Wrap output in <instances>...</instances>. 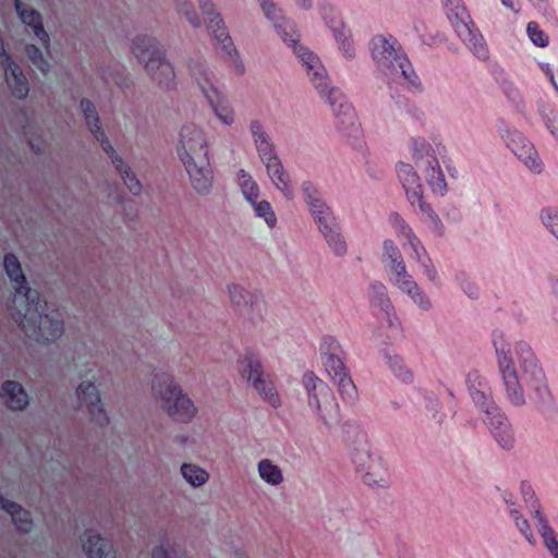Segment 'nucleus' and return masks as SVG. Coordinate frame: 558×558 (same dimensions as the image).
<instances>
[{
    "label": "nucleus",
    "instance_id": "f257e3e1",
    "mask_svg": "<svg viewBox=\"0 0 558 558\" xmlns=\"http://www.w3.org/2000/svg\"><path fill=\"white\" fill-rule=\"evenodd\" d=\"M8 277L14 283L15 294L9 306L11 318L19 324L25 336L36 342H52L63 333L62 314L48 308L38 291L27 286L17 257L8 253L3 259Z\"/></svg>",
    "mask_w": 558,
    "mask_h": 558
},
{
    "label": "nucleus",
    "instance_id": "f03ea898",
    "mask_svg": "<svg viewBox=\"0 0 558 558\" xmlns=\"http://www.w3.org/2000/svg\"><path fill=\"white\" fill-rule=\"evenodd\" d=\"M259 2L265 15L274 22L275 28L283 41L293 47L315 88L326 96L329 105L342 102L344 99L343 93L337 87H329L327 73L319 58L307 48L298 46L299 35L296 31L281 17V12L276 4L271 0H259Z\"/></svg>",
    "mask_w": 558,
    "mask_h": 558
},
{
    "label": "nucleus",
    "instance_id": "7ed1b4c3",
    "mask_svg": "<svg viewBox=\"0 0 558 558\" xmlns=\"http://www.w3.org/2000/svg\"><path fill=\"white\" fill-rule=\"evenodd\" d=\"M177 151L190 175L193 189L198 194H208L213 186V170L204 131L194 123L184 124L179 134Z\"/></svg>",
    "mask_w": 558,
    "mask_h": 558
},
{
    "label": "nucleus",
    "instance_id": "20e7f679",
    "mask_svg": "<svg viewBox=\"0 0 558 558\" xmlns=\"http://www.w3.org/2000/svg\"><path fill=\"white\" fill-rule=\"evenodd\" d=\"M369 50L377 70L384 76L395 78L401 75L413 90H421V81L397 38L376 35L369 43Z\"/></svg>",
    "mask_w": 558,
    "mask_h": 558
},
{
    "label": "nucleus",
    "instance_id": "39448f33",
    "mask_svg": "<svg viewBox=\"0 0 558 558\" xmlns=\"http://www.w3.org/2000/svg\"><path fill=\"white\" fill-rule=\"evenodd\" d=\"M301 190L310 213L328 246L337 256L345 255L347 243L342 236L340 226L331 208L323 199L320 192L311 181L303 182Z\"/></svg>",
    "mask_w": 558,
    "mask_h": 558
},
{
    "label": "nucleus",
    "instance_id": "423d86ee",
    "mask_svg": "<svg viewBox=\"0 0 558 558\" xmlns=\"http://www.w3.org/2000/svg\"><path fill=\"white\" fill-rule=\"evenodd\" d=\"M383 263L388 272L389 281L395 287L408 294L422 311H429L432 308L429 298L407 271L401 252L392 240L384 241Z\"/></svg>",
    "mask_w": 558,
    "mask_h": 558
},
{
    "label": "nucleus",
    "instance_id": "0eeeda50",
    "mask_svg": "<svg viewBox=\"0 0 558 558\" xmlns=\"http://www.w3.org/2000/svg\"><path fill=\"white\" fill-rule=\"evenodd\" d=\"M514 352L522 381L532 392L531 399L539 407L551 403L553 395L545 372L531 345L525 341H519L514 345Z\"/></svg>",
    "mask_w": 558,
    "mask_h": 558
},
{
    "label": "nucleus",
    "instance_id": "6e6552de",
    "mask_svg": "<svg viewBox=\"0 0 558 558\" xmlns=\"http://www.w3.org/2000/svg\"><path fill=\"white\" fill-rule=\"evenodd\" d=\"M132 51L138 61H145L147 73L159 86L171 88L174 85L173 66L165 58V51L155 38L137 36L133 40Z\"/></svg>",
    "mask_w": 558,
    "mask_h": 558
},
{
    "label": "nucleus",
    "instance_id": "1a4fd4ad",
    "mask_svg": "<svg viewBox=\"0 0 558 558\" xmlns=\"http://www.w3.org/2000/svg\"><path fill=\"white\" fill-rule=\"evenodd\" d=\"M302 385L307 393L308 407L326 425H333L340 420V408L331 388L314 372H306Z\"/></svg>",
    "mask_w": 558,
    "mask_h": 558
},
{
    "label": "nucleus",
    "instance_id": "9d476101",
    "mask_svg": "<svg viewBox=\"0 0 558 558\" xmlns=\"http://www.w3.org/2000/svg\"><path fill=\"white\" fill-rule=\"evenodd\" d=\"M436 150L438 155L446 151L445 146L438 144L436 149L426 142L425 138L414 137L411 140V155L415 166L422 171L426 178V182L433 193L445 195L447 192V183L444 172L440 168Z\"/></svg>",
    "mask_w": 558,
    "mask_h": 558
},
{
    "label": "nucleus",
    "instance_id": "9b49d317",
    "mask_svg": "<svg viewBox=\"0 0 558 558\" xmlns=\"http://www.w3.org/2000/svg\"><path fill=\"white\" fill-rule=\"evenodd\" d=\"M493 344L506 398L513 407H523L526 403L525 393L511 357L510 344L502 332H494Z\"/></svg>",
    "mask_w": 558,
    "mask_h": 558
},
{
    "label": "nucleus",
    "instance_id": "f8f14e48",
    "mask_svg": "<svg viewBox=\"0 0 558 558\" xmlns=\"http://www.w3.org/2000/svg\"><path fill=\"white\" fill-rule=\"evenodd\" d=\"M238 371L241 377L253 386L265 402L275 409L281 405L280 396L270 375L264 371L259 356L252 349H247L244 355L239 359Z\"/></svg>",
    "mask_w": 558,
    "mask_h": 558
},
{
    "label": "nucleus",
    "instance_id": "ddd939ff",
    "mask_svg": "<svg viewBox=\"0 0 558 558\" xmlns=\"http://www.w3.org/2000/svg\"><path fill=\"white\" fill-rule=\"evenodd\" d=\"M153 390L160 397L168 414L177 421L187 422L194 417L196 408L182 390L173 384L167 373H157L153 379Z\"/></svg>",
    "mask_w": 558,
    "mask_h": 558
},
{
    "label": "nucleus",
    "instance_id": "4468645a",
    "mask_svg": "<svg viewBox=\"0 0 558 558\" xmlns=\"http://www.w3.org/2000/svg\"><path fill=\"white\" fill-rule=\"evenodd\" d=\"M198 5L205 16L208 31L217 41V45L225 52L227 60L231 62L234 71L238 74H243L244 64L240 58V53L234 47L233 40L229 35L223 19L221 17L220 13L215 10V4L211 0H198Z\"/></svg>",
    "mask_w": 558,
    "mask_h": 558
},
{
    "label": "nucleus",
    "instance_id": "2eb2a0df",
    "mask_svg": "<svg viewBox=\"0 0 558 558\" xmlns=\"http://www.w3.org/2000/svg\"><path fill=\"white\" fill-rule=\"evenodd\" d=\"M81 108L83 109V107ZM83 114L85 117L89 131L93 133L95 138L100 143L104 151L110 157L112 163L114 165L118 172L121 174V178L126 187L129 189V191L133 195L140 194L142 190V184L136 178V175L131 171L130 167L117 154L116 149L102 132L97 107H84Z\"/></svg>",
    "mask_w": 558,
    "mask_h": 558
},
{
    "label": "nucleus",
    "instance_id": "dca6fc26",
    "mask_svg": "<svg viewBox=\"0 0 558 558\" xmlns=\"http://www.w3.org/2000/svg\"><path fill=\"white\" fill-rule=\"evenodd\" d=\"M502 138L508 148L531 172L539 174L544 171V162L535 146L521 132L509 129L502 134Z\"/></svg>",
    "mask_w": 558,
    "mask_h": 558
},
{
    "label": "nucleus",
    "instance_id": "f3484780",
    "mask_svg": "<svg viewBox=\"0 0 558 558\" xmlns=\"http://www.w3.org/2000/svg\"><path fill=\"white\" fill-rule=\"evenodd\" d=\"M228 291L232 305L240 314L247 316L252 322L262 318L266 303L260 291H248L235 283L230 284Z\"/></svg>",
    "mask_w": 558,
    "mask_h": 558
},
{
    "label": "nucleus",
    "instance_id": "a211bd4d",
    "mask_svg": "<svg viewBox=\"0 0 558 558\" xmlns=\"http://www.w3.org/2000/svg\"><path fill=\"white\" fill-rule=\"evenodd\" d=\"M328 376L337 385L343 402L354 404L359 398L357 388L340 356L324 357L322 361Z\"/></svg>",
    "mask_w": 558,
    "mask_h": 558
},
{
    "label": "nucleus",
    "instance_id": "6ab92c4d",
    "mask_svg": "<svg viewBox=\"0 0 558 558\" xmlns=\"http://www.w3.org/2000/svg\"><path fill=\"white\" fill-rule=\"evenodd\" d=\"M465 384L472 401L484 414L496 411L498 405L493 399L492 388L485 376L477 371H471L466 375Z\"/></svg>",
    "mask_w": 558,
    "mask_h": 558
},
{
    "label": "nucleus",
    "instance_id": "aec40b11",
    "mask_svg": "<svg viewBox=\"0 0 558 558\" xmlns=\"http://www.w3.org/2000/svg\"><path fill=\"white\" fill-rule=\"evenodd\" d=\"M319 12L328 27L332 31L333 37L343 56L348 59H352L355 56V50L352 43L349 40L350 31L345 27L337 10L330 4H322Z\"/></svg>",
    "mask_w": 558,
    "mask_h": 558
},
{
    "label": "nucleus",
    "instance_id": "412c9836",
    "mask_svg": "<svg viewBox=\"0 0 558 558\" xmlns=\"http://www.w3.org/2000/svg\"><path fill=\"white\" fill-rule=\"evenodd\" d=\"M189 71L208 101V105H220L223 99L222 93L215 84L205 63L201 60H191L189 62Z\"/></svg>",
    "mask_w": 558,
    "mask_h": 558
},
{
    "label": "nucleus",
    "instance_id": "4be33fe9",
    "mask_svg": "<svg viewBox=\"0 0 558 558\" xmlns=\"http://www.w3.org/2000/svg\"><path fill=\"white\" fill-rule=\"evenodd\" d=\"M81 404H84L92 417V421L100 426L109 423V416L101 405V399L96 386L90 381H83L76 389Z\"/></svg>",
    "mask_w": 558,
    "mask_h": 558
},
{
    "label": "nucleus",
    "instance_id": "5701e85b",
    "mask_svg": "<svg viewBox=\"0 0 558 558\" xmlns=\"http://www.w3.org/2000/svg\"><path fill=\"white\" fill-rule=\"evenodd\" d=\"M484 423L501 448L509 450L513 447L514 433L512 426L499 407L496 408V411H488L485 414Z\"/></svg>",
    "mask_w": 558,
    "mask_h": 558
},
{
    "label": "nucleus",
    "instance_id": "b1692460",
    "mask_svg": "<svg viewBox=\"0 0 558 558\" xmlns=\"http://www.w3.org/2000/svg\"><path fill=\"white\" fill-rule=\"evenodd\" d=\"M369 290L372 303L384 312L387 317L389 327L393 331L399 332L400 323L395 316V308L390 299L388 298L386 286L379 281H375L371 284Z\"/></svg>",
    "mask_w": 558,
    "mask_h": 558
},
{
    "label": "nucleus",
    "instance_id": "393cba45",
    "mask_svg": "<svg viewBox=\"0 0 558 558\" xmlns=\"http://www.w3.org/2000/svg\"><path fill=\"white\" fill-rule=\"evenodd\" d=\"M456 33L459 38L471 49L476 58L480 60H487L489 58V50L485 39L475 27L473 22H470L469 25H460V29H458Z\"/></svg>",
    "mask_w": 558,
    "mask_h": 558
},
{
    "label": "nucleus",
    "instance_id": "a878e982",
    "mask_svg": "<svg viewBox=\"0 0 558 558\" xmlns=\"http://www.w3.org/2000/svg\"><path fill=\"white\" fill-rule=\"evenodd\" d=\"M15 10L21 21L27 26L32 27L35 36L43 43L44 46L48 47L49 35L44 28L40 13L29 8L21 0H15Z\"/></svg>",
    "mask_w": 558,
    "mask_h": 558
},
{
    "label": "nucleus",
    "instance_id": "bb28decb",
    "mask_svg": "<svg viewBox=\"0 0 558 558\" xmlns=\"http://www.w3.org/2000/svg\"><path fill=\"white\" fill-rule=\"evenodd\" d=\"M264 165L266 167L267 174L276 189H278L286 198L292 199L294 196V190L291 185L290 175L284 170L281 160L279 158H272V160Z\"/></svg>",
    "mask_w": 558,
    "mask_h": 558
},
{
    "label": "nucleus",
    "instance_id": "cd10ccee",
    "mask_svg": "<svg viewBox=\"0 0 558 558\" xmlns=\"http://www.w3.org/2000/svg\"><path fill=\"white\" fill-rule=\"evenodd\" d=\"M0 396L11 410H23L28 404V396L22 385L14 380H7L0 388Z\"/></svg>",
    "mask_w": 558,
    "mask_h": 558
},
{
    "label": "nucleus",
    "instance_id": "c85d7f7f",
    "mask_svg": "<svg viewBox=\"0 0 558 558\" xmlns=\"http://www.w3.org/2000/svg\"><path fill=\"white\" fill-rule=\"evenodd\" d=\"M82 541L87 558H116L111 542L102 538L99 534H88Z\"/></svg>",
    "mask_w": 558,
    "mask_h": 558
},
{
    "label": "nucleus",
    "instance_id": "c756f323",
    "mask_svg": "<svg viewBox=\"0 0 558 558\" xmlns=\"http://www.w3.org/2000/svg\"><path fill=\"white\" fill-rule=\"evenodd\" d=\"M0 509H3L11 515L17 531L23 533H28L32 531L33 521L31 519V513L23 509L19 504L5 499L1 494Z\"/></svg>",
    "mask_w": 558,
    "mask_h": 558
},
{
    "label": "nucleus",
    "instance_id": "7c9ffc66",
    "mask_svg": "<svg viewBox=\"0 0 558 558\" xmlns=\"http://www.w3.org/2000/svg\"><path fill=\"white\" fill-rule=\"evenodd\" d=\"M251 132L263 163H266L272 158H279L275 151L274 144L271 143L269 136L264 132L263 126L258 121H252L251 123Z\"/></svg>",
    "mask_w": 558,
    "mask_h": 558
},
{
    "label": "nucleus",
    "instance_id": "2f4dec72",
    "mask_svg": "<svg viewBox=\"0 0 558 558\" xmlns=\"http://www.w3.org/2000/svg\"><path fill=\"white\" fill-rule=\"evenodd\" d=\"M398 178L409 197H418L420 191L423 190L420 177L414 170L413 166L405 162H399L397 165Z\"/></svg>",
    "mask_w": 558,
    "mask_h": 558
},
{
    "label": "nucleus",
    "instance_id": "473e14b6",
    "mask_svg": "<svg viewBox=\"0 0 558 558\" xmlns=\"http://www.w3.org/2000/svg\"><path fill=\"white\" fill-rule=\"evenodd\" d=\"M445 14L454 31L460 29V25H469L472 22L471 16L463 3V0H441Z\"/></svg>",
    "mask_w": 558,
    "mask_h": 558
},
{
    "label": "nucleus",
    "instance_id": "72a5a7b5",
    "mask_svg": "<svg viewBox=\"0 0 558 558\" xmlns=\"http://www.w3.org/2000/svg\"><path fill=\"white\" fill-rule=\"evenodd\" d=\"M360 475L366 485L380 487L387 485L389 477L388 469L380 457H375L373 463Z\"/></svg>",
    "mask_w": 558,
    "mask_h": 558
},
{
    "label": "nucleus",
    "instance_id": "f704fd0d",
    "mask_svg": "<svg viewBox=\"0 0 558 558\" xmlns=\"http://www.w3.org/2000/svg\"><path fill=\"white\" fill-rule=\"evenodd\" d=\"M337 126L348 133L349 136L360 133V124L356 121V114L353 107H339V111L335 112Z\"/></svg>",
    "mask_w": 558,
    "mask_h": 558
},
{
    "label": "nucleus",
    "instance_id": "c9c22d12",
    "mask_svg": "<svg viewBox=\"0 0 558 558\" xmlns=\"http://www.w3.org/2000/svg\"><path fill=\"white\" fill-rule=\"evenodd\" d=\"M257 470L260 478L270 485H279L283 481L281 469L269 459L259 461Z\"/></svg>",
    "mask_w": 558,
    "mask_h": 558
},
{
    "label": "nucleus",
    "instance_id": "e433bc0d",
    "mask_svg": "<svg viewBox=\"0 0 558 558\" xmlns=\"http://www.w3.org/2000/svg\"><path fill=\"white\" fill-rule=\"evenodd\" d=\"M535 525L543 538L546 548L549 550L554 558H558V541L556 539L555 532L548 524L546 517L536 521Z\"/></svg>",
    "mask_w": 558,
    "mask_h": 558
},
{
    "label": "nucleus",
    "instance_id": "4c0bfd02",
    "mask_svg": "<svg viewBox=\"0 0 558 558\" xmlns=\"http://www.w3.org/2000/svg\"><path fill=\"white\" fill-rule=\"evenodd\" d=\"M418 197H409V202L414 206L417 205L421 213L426 217V219L433 225L434 230L441 235L442 234V223L439 219L438 215L433 210L432 206L424 202L423 199V190L420 191Z\"/></svg>",
    "mask_w": 558,
    "mask_h": 558
},
{
    "label": "nucleus",
    "instance_id": "58836bf2",
    "mask_svg": "<svg viewBox=\"0 0 558 558\" xmlns=\"http://www.w3.org/2000/svg\"><path fill=\"white\" fill-rule=\"evenodd\" d=\"M238 183L244 198L250 202H255L259 196V187L256 181L245 171L240 170L238 173Z\"/></svg>",
    "mask_w": 558,
    "mask_h": 558
},
{
    "label": "nucleus",
    "instance_id": "ea45409f",
    "mask_svg": "<svg viewBox=\"0 0 558 558\" xmlns=\"http://www.w3.org/2000/svg\"><path fill=\"white\" fill-rule=\"evenodd\" d=\"M520 490L523 497L526 507L529 508L533 519L538 521L541 518H545V515L541 511V505L538 499L535 496L534 489L532 485L527 482H522L520 485Z\"/></svg>",
    "mask_w": 558,
    "mask_h": 558
},
{
    "label": "nucleus",
    "instance_id": "a19ab883",
    "mask_svg": "<svg viewBox=\"0 0 558 558\" xmlns=\"http://www.w3.org/2000/svg\"><path fill=\"white\" fill-rule=\"evenodd\" d=\"M182 476L192 486H201L208 481V473L201 466L192 463H184L181 466Z\"/></svg>",
    "mask_w": 558,
    "mask_h": 558
},
{
    "label": "nucleus",
    "instance_id": "79ce46f5",
    "mask_svg": "<svg viewBox=\"0 0 558 558\" xmlns=\"http://www.w3.org/2000/svg\"><path fill=\"white\" fill-rule=\"evenodd\" d=\"M253 206L254 214L258 218H263L269 228H275L277 225V216L268 201L250 202Z\"/></svg>",
    "mask_w": 558,
    "mask_h": 558
},
{
    "label": "nucleus",
    "instance_id": "37998d69",
    "mask_svg": "<svg viewBox=\"0 0 558 558\" xmlns=\"http://www.w3.org/2000/svg\"><path fill=\"white\" fill-rule=\"evenodd\" d=\"M320 360L324 357H333L343 355V350L340 342L330 335H326L322 338L319 343Z\"/></svg>",
    "mask_w": 558,
    "mask_h": 558
},
{
    "label": "nucleus",
    "instance_id": "c03bdc74",
    "mask_svg": "<svg viewBox=\"0 0 558 558\" xmlns=\"http://www.w3.org/2000/svg\"><path fill=\"white\" fill-rule=\"evenodd\" d=\"M387 364L395 376L403 383H411L413 380L412 372L403 364V361L398 355H387Z\"/></svg>",
    "mask_w": 558,
    "mask_h": 558
},
{
    "label": "nucleus",
    "instance_id": "a18cd8bd",
    "mask_svg": "<svg viewBox=\"0 0 558 558\" xmlns=\"http://www.w3.org/2000/svg\"><path fill=\"white\" fill-rule=\"evenodd\" d=\"M376 456H372L367 446L364 445L360 448H355L351 454L352 462L359 474H362L366 468L373 463Z\"/></svg>",
    "mask_w": 558,
    "mask_h": 558
},
{
    "label": "nucleus",
    "instance_id": "49530a36",
    "mask_svg": "<svg viewBox=\"0 0 558 558\" xmlns=\"http://www.w3.org/2000/svg\"><path fill=\"white\" fill-rule=\"evenodd\" d=\"M526 34L530 40L539 48H546L549 45V36L541 28L536 22H529Z\"/></svg>",
    "mask_w": 558,
    "mask_h": 558
},
{
    "label": "nucleus",
    "instance_id": "de8ad7c7",
    "mask_svg": "<svg viewBox=\"0 0 558 558\" xmlns=\"http://www.w3.org/2000/svg\"><path fill=\"white\" fill-rule=\"evenodd\" d=\"M389 222L395 229L399 238H404L407 241L415 235L412 228L404 221V219L398 213H391L389 216Z\"/></svg>",
    "mask_w": 558,
    "mask_h": 558
},
{
    "label": "nucleus",
    "instance_id": "09e8293b",
    "mask_svg": "<svg viewBox=\"0 0 558 558\" xmlns=\"http://www.w3.org/2000/svg\"><path fill=\"white\" fill-rule=\"evenodd\" d=\"M25 52L32 63L40 70L43 73H47L49 71V62L44 57L41 50L35 45H27L25 47Z\"/></svg>",
    "mask_w": 558,
    "mask_h": 558
},
{
    "label": "nucleus",
    "instance_id": "8fccbe9b",
    "mask_svg": "<svg viewBox=\"0 0 558 558\" xmlns=\"http://www.w3.org/2000/svg\"><path fill=\"white\" fill-rule=\"evenodd\" d=\"M541 220L543 225L557 238L558 240V208L547 207L541 211Z\"/></svg>",
    "mask_w": 558,
    "mask_h": 558
},
{
    "label": "nucleus",
    "instance_id": "3c124183",
    "mask_svg": "<svg viewBox=\"0 0 558 558\" xmlns=\"http://www.w3.org/2000/svg\"><path fill=\"white\" fill-rule=\"evenodd\" d=\"M510 515L512 517V519L514 520L515 522V525L520 530V532L524 535V537L526 538V541L534 545L536 543V539L532 533V530H531V526L527 522V520H525L521 514H520V511L517 509V508H511L510 509Z\"/></svg>",
    "mask_w": 558,
    "mask_h": 558
},
{
    "label": "nucleus",
    "instance_id": "603ef678",
    "mask_svg": "<svg viewBox=\"0 0 558 558\" xmlns=\"http://www.w3.org/2000/svg\"><path fill=\"white\" fill-rule=\"evenodd\" d=\"M151 558H186L185 549L181 546L171 547L167 549L163 545L154 548Z\"/></svg>",
    "mask_w": 558,
    "mask_h": 558
},
{
    "label": "nucleus",
    "instance_id": "864d4df0",
    "mask_svg": "<svg viewBox=\"0 0 558 558\" xmlns=\"http://www.w3.org/2000/svg\"><path fill=\"white\" fill-rule=\"evenodd\" d=\"M177 7H178L179 13H182L192 26H194V27L201 26L199 16L196 14V12L194 10L190 9V5L187 2H181L180 0H177Z\"/></svg>",
    "mask_w": 558,
    "mask_h": 558
},
{
    "label": "nucleus",
    "instance_id": "5fc2aeb1",
    "mask_svg": "<svg viewBox=\"0 0 558 558\" xmlns=\"http://www.w3.org/2000/svg\"><path fill=\"white\" fill-rule=\"evenodd\" d=\"M542 117L544 119V122H545L547 129L549 130V132L551 133V135L554 136L556 142L558 143V117H557V114L555 113V111L553 109H550L549 112L542 111Z\"/></svg>",
    "mask_w": 558,
    "mask_h": 558
},
{
    "label": "nucleus",
    "instance_id": "6e6d98bb",
    "mask_svg": "<svg viewBox=\"0 0 558 558\" xmlns=\"http://www.w3.org/2000/svg\"><path fill=\"white\" fill-rule=\"evenodd\" d=\"M410 247L412 248V257L417 262H423L427 256L425 247L422 245L420 239L414 235L412 239L408 241Z\"/></svg>",
    "mask_w": 558,
    "mask_h": 558
},
{
    "label": "nucleus",
    "instance_id": "4d7b16f0",
    "mask_svg": "<svg viewBox=\"0 0 558 558\" xmlns=\"http://www.w3.org/2000/svg\"><path fill=\"white\" fill-rule=\"evenodd\" d=\"M216 117L226 125H230L234 121V112L232 107H211Z\"/></svg>",
    "mask_w": 558,
    "mask_h": 558
},
{
    "label": "nucleus",
    "instance_id": "13d9d810",
    "mask_svg": "<svg viewBox=\"0 0 558 558\" xmlns=\"http://www.w3.org/2000/svg\"><path fill=\"white\" fill-rule=\"evenodd\" d=\"M424 269V272L428 280L436 281L438 278V272L436 268L434 267L432 259L429 257H426L423 262L420 263Z\"/></svg>",
    "mask_w": 558,
    "mask_h": 558
},
{
    "label": "nucleus",
    "instance_id": "bf43d9fd",
    "mask_svg": "<svg viewBox=\"0 0 558 558\" xmlns=\"http://www.w3.org/2000/svg\"><path fill=\"white\" fill-rule=\"evenodd\" d=\"M461 287L463 291L472 299H476L478 296L477 287L469 280H461Z\"/></svg>",
    "mask_w": 558,
    "mask_h": 558
},
{
    "label": "nucleus",
    "instance_id": "052dcab7",
    "mask_svg": "<svg viewBox=\"0 0 558 558\" xmlns=\"http://www.w3.org/2000/svg\"><path fill=\"white\" fill-rule=\"evenodd\" d=\"M553 292L555 294L556 304L554 306L551 315H553L554 320L558 324V281H555L553 283Z\"/></svg>",
    "mask_w": 558,
    "mask_h": 558
},
{
    "label": "nucleus",
    "instance_id": "680f3d73",
    "mask_svg": "<svg viewBox=\"0 0 558 558\" xmlns=\"http://www.w3.org/2000/svg\"><path fill=\"white\" fill-rule=\"evenodd\" d=\"M502 5L510 9L513 13L518 14L520 12V7L517 4L515 0H500Z\"/></svg>",
    "mask_w": 558,
    "mask_h": 558
},
{
    "label": "nucleus",
    "instance_id": "e2e57ef3",
    "mask_svg": "<svg viewBox=\"0 0 558 558\" xmlns=\"http://www.w3.org/2000/svg\"><path fill=\"white\" fill-rule=\"evenodd\" d=\"M502 499H504V501L508 505L509 510H510L511 508H515V507H514V502L512 501V496H511V494H509V493L505 492V493L502 494Z\"/></svg>",
    "mask_w": 558,
    "mask_h": 558
},
{
    "label": "nucleus",
    "instance_id": "0e129e2a",
    "mask_svg": "<svg viewBox=\"0 0 558 558\" xmlns=\"http://www.w3.org/2000/svg\"><path fill=\"white\" fill-rule=\"evenodd\" d=\"M295 2L304 10H307L312 7L311 0H295Z\"/></svg>",
    "mask_w": 558,
    "mask_h": 558
},
{
    "label": "nucleus",
    "instance_id": "69168bd1",
    "mask_svg": "<svg viewBox=\"0 0 558 558\" xmlns=\"http://www.w3.org/2000/svg\"><path fill=\"white\" fill-rule=\"evenodd\" d=\"M447 170H448L449 174H450L452 178H457V175H458V171H457V169H456V168H451V167L447 166Z\"/></svg>",
    "mask_w": 558,
    "mask_h": 558
},
{
    "label": "nucleus",
    "instance_id": "338daca9",
    "mask_svg": "<svg viewBox=\"0 0 558 558\" xmlns=\"http://www.w3.org/2000/svg\"><path fill=\"white\" fill-rule=\"evenodd\" d=\"M81 106H84V105H93L90 100H88L87 98H82L81 99V102H80Z\"/></svg>",
    "mask_w": 558,
    "mask_h": 558
},
{
    "label": "nucleus",
    "instance_id": "774afa93",
    "mask_svg": "<svg viewBox=\"0 0 558 558\" xmlns=\"http://www.w3.org/2000/svg\"><path fill=\"white\" fill-rule=\"evenodd\" d=\"M535 7H541V3L544 2V0H530Z\"/></svg>",
    "mask_w": 558,
    "mask_h": 558
}]
</instances>
